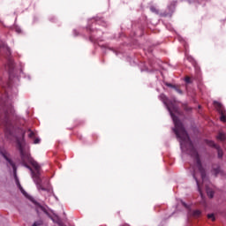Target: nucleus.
Segmentation results:
<instances>
[{"instance_id":"18","label":"nucleus","mask_w":226,"mask_h":226,"mask_svg":"<svg viewBox=\"0 0 226 226\" xmlns=\"http://www.w3.org/2000/svg\"><path fill=\"white\" fill-rule=\"evenodd\" d=\"M193 216H200V210H195L193 212Z\"/></svg>"},{"instance_id":"21","label":"nucleus","mask_w":226,"mask_h":226,"mask_svg":"<svg viewBox=\"0 0 226 226\" xmlns=\"http://www.w3.org/2000/svg\"><path fill=\"white\" fill-rule=\"evenodd\" d=\"M175 91H177V93H178V94H183V90H181L177 87H175Z\"/></svg>"},{"instance_id":"15","label":"nucleus","mask_w":226,"mask_h":226,"mask_svg":"<svg viewBox=\"0 0 226 226\" xmlns=\"http://www.w3.org/2000/svg\"><path fill=\"white\" fill-rule=\"evenodd\" d=\"M207 218H209L210 220H212V222H215V220L214 214H208V215H207Z\"/></svg>"},{"instance_id":"5","label":"nucleus","mask_w":226,"mask_h":226,"mask_svg":"<svg viewBox=\"0 0 226 226\" xmlns=\"http://www.w3.org/2000/svg\"><path fill=\"white\" fill-rule=\"evenodd\" d=\"M214 105H215V107H217V110H218L219 114L221 115L220 121H222V123H225L226 114H225V109H223V107L222 106V103L215 101Z\"/></svg>"},{"instance_id":"3","label":"nucleus","mask_w":226,"mask_h":226,"mask_svg":"<svg viewBox=\"0 0 226 226\" xmlns=\"http://www.w3.org/2000/svg\"><path fill=\"white\" fill-rule=\"evenodd\" d=\"M18 147L20 152L23 163H25L26 162H30L31 165L34 167V169H35L36 172H40V164L34 161L29 154H24V147H22V143H20V141H18Z\"/></svg>"},{"instance_id":"13","label":"nucleus","mask_w":226,"mask_h":226,"mask_svg":"<svg viewBox=\"0 0 226 226\" xmlns=\"http://www.w3.org/2000/svg\"><path fill=\"white\" fill-rule=\"evenodd\" d=\"M28 132H29V134H28L29 139H34V133L33 132V131L29 129Z\"/></svg>"},{"instance_id":"10","label":"nucleus","mask_w":226,"mask_h":226,"mask_svg":"<svg viewBox=\"0 0 226 226\" xmlns=\"http://www.w3.org/2000/svg\"><path fill=\"white\" fill-rule=\"evenodd\" d=\"M6 68H8V70H13V60L11 58L8 60Z\"/></svg>"},{"instance_id":"19","label":"nucleus","mask_w":226,"mask_h":226,"mask_svg":"<svg viewBox=\"0 0 226 226\" xmlns=\"http://www.w3.org/2000/svg\"><path fill=\"white\" fill-rule=\"evenodd\" d=\"M23 166L26 167V169H29L31 174L34 172L33 171V169H31V167H29V165L26 164V163H23Z\"/></svg>"},{"instance_id":"9","label":"nucleus","mask_w":226,"mask_h":226,"mask_svg":"<svg viewBox=\"0 0 226 226\" xmlns=\"http://www.w3.org/2000/svg\"><path fill=\"white\" fill-rule=\"evenodd\" d=\"M217 139L221 141L226 140V134L224 132H219Z\"/></svg>"},{"instance_id":"17","label":"nucleus","mask_w":226,"mask_h":226,"mask_svg":"<svg viewBox=\"0 0 226 226\" xmlns=\"http://www.w3.org/2000/svg\"><path fill=\"white\" fill-rule=\"evenodd\" d=\"M185 80L186 84H192V79L190 77H185Z\"/></svg>"},{"instance_id":"2","label":"nucleus","mask_w":226,"mask_h":226,"mask_svg":"<svg viewBox=\"0 0 226 226\" xmlns=\"http://www.w3.org/2000/svg\"><path fill=\"white\" fill-rule=\"evenodd\" d=\"M2 154L4 158L6 160V162L9 163V165L12 167L13 176H14V179L16 181V185L18 188L20 190L21 193L25 195V197H28L27 192H26L24 188H22V185H20V181L19 180V177H17V166L15 165V162H13V161H11V159H10L6 154L3 153Z\"/></svg>"},{"instance_id":"11","label":"nucleus","mask_w":226,"mask_h":226,"mask_svg":"<svg viewBox=\"0 0 226 226\" xmlns=\"http://www.w3.org/2000/svg\"><path fill=\"white\" fill-rule=\"evenodd\" d=\"M0 112L5 114V116H8V112H10V110H8V108L5 106H1Z\"/></svg>"},{"instance_id":"16","label":"nucleus","mask_w":226,"mask_h":226,"mask_svg":"<svg viewBox=\"0 0 226 226\" xmlns=\"http://www.w3.org/2000/svg\"><path fill=\"white\" fill-rule=\"evenodd\" d=\"M150 11H151L153 13H158V10H156V7H154V6H151V7H150Z\"/></svg>"},{"instance_id":"4","label":"nucleus","mask_w":226,"mask_h":226,"mask_svg":"<svg viewBox=\"0 0 226 226\" xmlns=\"http://www.w3.org/2000/svg\"><path fill=\"white\" fill-rule=\"evenodd\" d=\"M32 178L38 190H41L42 192H50V190H47L45 187L41 186V177H40V171H32Z\"/></svg>"},{"instance_id":"7","label":"nucleus","mask_w":226,"mask_h":226,"mask_svg":"<svg viewBox=\"0 0 226 226\" xmlns=\"http://www.w3.org/2000/svg\"><path fill=\"white\" fill-rule=\"evenodd\" d=\"M212 174L216 177L218 174H222V170L220 169V166L213 167Z\"/></svg>"},{"instance_id":"25","label":"nucleus","mask_w":226,"mask_h":226,"mask_svg":"<svg viewBox=\"0 0 226 226\" xmlns=\"http://www.w3.org/2000/svg\"><path fill=\"white\" fill-rule=\"evenodd\" d=\"M185 110H192V109H191V108H189V109H185Z\"/></svg>"},{"instance_id":"20","label":"nucleus","mask_w":226,"mask_h":226,"mask_svg":"<svg viewBox=\"0 0 226 226\" xmlns=\"http://www.w3.org/2000/svg\"><path fill=\"white\" fill-rule=\"evenodd\" d=\"M166 86L168 87H172V89H176V86H174V85H172V84H170V83H167L166 84Z\"/></svg>"},{"instance_id":"24","label":"nucleus","mask_w":226,"mask_h":226,"mask_svg":"<svg viewBox=\"0 0 226 226\" xmlns=\"http://www.w3.org/2000/svg\"><path fill=\"white\" fill-rule=\"evenodd\" d=\"M183 206H185L186 207V203L183 202Z\"/></svg>"},{"instance_id":"8","label":"nucleus","mask_w":226,"mask_h":226,"mask_svg":"<svg viewBox=\"0 0 226 226\" xmlns=\"http://www.w3.org/2000/svg\"><path fill=\"white\" fill-rule=\"evenodd\" d=\"M192 177H193V179H195L196 184L198 185V190L202 197V191L200 190V187L199 186V180L197 179V174L195 173V171L192 172Z\"/></svg>"},{"instance_id":"1","label":"nucleus","mask_w":226,"mask_h":226,"mask_svg":"<svg viewBox=\"0 0 226 226\" xmlns=\"http://www.w3.org/2000/svg\"><path fill=\"white\" fill-rule=\"evenodd\" d=\"M159 98L161 102H163L166 106L167 109L170 114L171 119L173 120V123L175 124L173 132L178 139V141L180 142V148L182 149V151H186V149H189V154L196 162V167L200 174L201 175V179H206V170L202 166L200 155H199V152L193 147V143L192 142V139H190V136L185 129L183 123H181L179 118H177V117L174 115V112L177 114L179 110L176 108V106H174V103L169 101L166 94H162Z\"/></svg>"},{"instance_id":"22","label":"nucleus","mask_w":226,"mask_h":226,"mask_svg":"<svg viewBox=\"0 0 226 226\" xmlns=\"http://www.w3.org/2000/svg\"><path fill=\"white\" fill-rule=\"evenodd\" d=\"M41 142V139L39 138H36L34 140V144H40Z\"/></svg>"},{"instance_id":"14","label":"nucleus","mask_w":226,"mask_h":226,"mask_svg":"<svg viewBox=\"0 0 226 226\" xmlns=\"http://www.w3.org/2000/svg\"><path fill=\"white\" fill-rule=\"evenodd\" d=\"M10 136H11V131L6 130L5 131V137H6V139H10Z\"/></svg>"},{"instance_id":"12","label":"nucleus","mask_w":226,"mask_h":226,"mask_svg":"<svg viewBox=\"0 0 226 226\" xmlns=\"http://www.w3.org/2000/svg\"><path fill=\"white\" fill-rule=\"evenodd\" d=\"M207 195L209 199H213L215 197V192H213V190L207 189Z\"/></svg>"},{"instance_id":"6","label":"nucleus","mask_w":226,"mask_h":226,"mask_svg":"<svg viewBox=\"0 0 226 226\" xmlns=\"http://www.w3.org/2000/svg\"><path fill=\"white\" fill-rule=\"evenodd\" d=\"M207 144L210 146V147H215V149L217 150L218 158L223 157V150H222V148H220V146L216 145L215 141H207Z\"/></svg>"},{"instance_id":"23","label":"nucleus","mask_w":226,"mask_h":226,"mask_svg":"<svg viewBox=\"0 0 226 226\" xmlns=\"http://www.w3.org/2000/svg\"><path fill=\"white\" fill-rule=\"evenodd\" d=\"M5 50H7V55H10V54H11V52L10 51V48H8V47H5Z\"/></svg>"}]
</instances>
